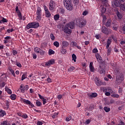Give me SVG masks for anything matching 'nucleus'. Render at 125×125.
I'll use <instances>...</instances> for the list:
<instances>
[{"label": "nucleus", "instance_id": "72a5a7b5", "mask_svg": "<svg viewBox=\"0 0 125 125\" xmlns=\"http://www.w3.org/2000/svg\"><path fill=\"white\" fill-rule=\"evenodd\" d=\"M0 125H10L8 121H4Z\"/></svg>", "mask_w": 125, "mask_h": 125}, {"label": "nucleus", "instance_id": "f03ea898", "mask_svg": "<svg viewBox=\"0 0 125 125\" xmlns=\"http://www.w3.org/2000/svg\"><path fill=\"white\" fill-rule=\"evenodd\" d=\"M21 102L24 103V104H26V105H28L29 108H34L35 107V105L31 102V101L26 100L25 99L21 98Z\"/></svg>", "mask_w": 125, "mask_h": 125}, {"label": "nucleus", "instance_id": "39448f33", "mask_svg": "<svg viewBox=\"0 0 125 125\" xmlns=\"http://www.w3.org/2000/svg\"><path fill=\"white\" fill-rule=\"evenodd\" d=\"M49 10H51V11H54V9H55V7H56V3H55V2L52 0L50 1V2L49 3Z\"/></svg>", "mask_w": 125, "mask_h": 125}, {"label": "nucleus", "instance_id": "37998d69", "mask_svg": "<svg viewBox=\"0 0 125 125\" xmlns=\"http://www.w3.org/2000/svg\"><path fill=\"white\" fill-rule=\"evenodd\" d=\"M94 109V105L93 104H90V106L88 108V111H92Z\"/></svg>", "mask_w": 125, "mask_h": 125}, {"label": "nucleus", "instance_id": "680f3d73", "mask_svg": "<svg viewBox=\"0 0 125 125\" xmlns=\"http://www.w3.org/2000/svg\"><path fill=\"white\" fill-rule=\"evenodd\" d=\"M101 1H102L103 3L104 4H106L108 3V0H101Z\"/></svg>", "mask_w": 125, "mask_h": 125}, {"label": "nucleus", "instance_id": "603ef678", "mask_svg": "<svg viewBox=\"0 0 125 125\" xmlns=\"http://www.w3.org/2000/svg\"><path fill=\"white\" fill-rule=\"evenodd\" d=\"M71 120H72V116H69L66 117L65 121L66 122H70V121H71Z\"/></svg>", "mask_w": 125, "mask_h": 125}, {"label": "nucleus", "instance_id": "cd10ccee", "mask_svg": "<svg viewBox=\"0 0 125 125\" xmlns=\"http://www.w3.org/2000/svg\"><path fill=\"white\" fill-rule=\"evenodd\" d=\"M95 57L97 60L98 62H99V61L101 60V56H100V55H99V54H96L95 55Z\"/></svg>", "mask_w": 125, "mask_h": 125}, {"label": "nucleus", "instance_id": "f3484780", "mask_svg": "<svg viewBox=\"0 0 125 125\" xmlns=\"http://www.w3.org/2000/svg\"><path fill=\"white\" fill-rule=\"evenodd\" d=\"M6 115V112H5V111L0 109V118H2L4 117V115Z\"/></svg>", "mask_w": 125, "mask_h": 125}, {"label": "nucleus", "instance_id": "c9c22d12", "mask_svg": "<svg viewBox=\"0 0 125 125\" xmlns=\"http://www.w3.org/2000/svg\"><path fill=\"white\" fill-rule=\"evenodd\" d=\"M36 106H38V107H40V106H42V104L39 100H37L36 102Z\"/></svg>", "mask_w": 125, "mask_h": 125}, {"label": "nucleus", "instance_id": "e433bc0d", "mask_svg": "<svg viewBox=\"0 0 125 125\" xmlns=\"http://www.w3.org/2000/svg\"><path fill=\"white\" fill-rule=\"evenodd\" d=\"M72 60L74 61V62H76L77 56H76L75 54H73L72 55Z\"/></svg>", "mask_w": 125, "mask_h": 125}, {"label": "nucleus", "instance_id": "0e129e2a", "mask_svg": "<svg viewBox=\"0 0 125 125\" xmlns=\"http://www.w3.org/2000/svg\"><path fill=\"white\" fill-rule=\"evenodd\" d=\"M10 39H11V37L10 36H7L4 38V40L6 41H9Z\"/></svg>", "mask_w": 125, "mask_h": 125}, {"label": "nucleus", "instance_id": "7c9ffc66", "mask_svg": "<svg viewBox=\"0 0 125 125\" xmlns=\"http://www.w3.org/2000/svg\"><path fill=\"white\" fill-rule=\"evenodd\" d=\"M34 51L36 52V53H40V51H41V48L38 47H36L34 48Z\"/></svg>", "mask_w": 125, "mask_h": 125}, {"label": "nucleus", "instance_id": "6e6552de", "mask_svg": "<svg viewBox=\"0 0 125 125\" xmlns=\"http://www.w3.org/2000/svg\"><path fill=\"white\" fill-rule=\"evenodd\" d=\"M64 33H66V34H68L70 35L71 33H72V30L69 29V26L68 25H65L64 26V28L63 29Z\"/></svg>", "mask_w": 125, "mask_h": 125}, {"label": "nucleus", "instance_id": "bb28decb", "mask_svg": "<svg viewBox=\"0 0 125 125\" xmlns=\"http://www.w3.org/2000/svg\"><path fill=\"white\" fill-rule=\"evenodd\" d=\"M112 42V41H111V39H108L106 43V48H109V47L110 46V44H111V43Z\"/></svg>", "mask_w": 125, "mask_h": 125}, {"label": "nucleus", "instance_id": "864d4df0", "mask_svg": "<svg viewBox=\"0 0 125 125\" xmlns=\"http://www.w3.org/2000/svg\"><path fill=\"white\" fill-rule=\"evenodd\" d=\"M21 118H23V119H28V115L26 114L23 113Z\"/></svg>", "mask_w": 125, "mask_h": 125}, {"label": "nucleus", "instance_id": "5701e85b", "mask_svg": "<svg viewBox=\"0 0 125 125\" xmlns=\"http://www.w3.org/2000/svg\"><path fill=\"white\" fill-rule=\"evenodd\" d=\"M112 23V20L109 19L107 20V21L105 23L106 27H110L111 26V23Z\"/></svg>", "mask_w": 125, "mask_h": 125}, {"label": "nucleus", "instance_id": "ea45409f", "mask_svg": "<svg viewBox=\"0 0 125 125\" xmlns=\"http://www.w3.org/2000/svg\"><path fill=\"white\" fill-rule=\"evenodd\" d=\"M10 72L11 73L12 75H13V77L15 78L16 76L15 75V72H14V70L12 69V68H10L9 69Z\"/></svg>", "mask_w": 125, "mask_h": 125}, {"label": "nucleus", "instance_id": "393cba45", "mask_svg": "<svg viewBox=\"0 0 125 125\" xmlns=\"http://www.w3.org/2000/svg\"><path fill=\"white\" fill-rule=\"evenodd\" d=\"M93 63L90 62L89 64V68L91 72H94V67L93 66Z\"/></svg>", "mask_w": 125, "mask_h": 125}, {"label": "nucleus", "instance_id": "6e6d98bb", "mask_svg": "<svg viewBox=\"0 0 125 125\" xmlns=\"http://www.w3.org/2000/svg\"><path fill=\"white\" fill-rule=\"evenodd\" d=\"M16 65L19 67V68H22V65L21 64V63H20V62H17L16 63Z\"/></svg>", "mask_w": 125, "mask_h": 125}, {"label": "nucleus", "instance_id": "c03bdc74", "mask_svg": "<svg viewBox=\"0 0 125 125\" xmlns=\"http://www.w3.org/2000/svg\"><path fill=\"white\" fill-rule=\"evenodd\" d=\"M41 19H42V15H37L36 20L37 21H41Z\"/></svg>", "mask_w": 125, "mask_h": 125}, {"label": "nucleus", "instance_id": "4c0bfd02", "mask_svg": "<svg viewBox=\"0 0 125 125\" xmlns=\"http://www.w3.org/2000/svg\"><path fill=\"white\" fill-rule=\"evenodd\" d=\"M10 98L12 100H15L16 99V95L14 94L11 95Z\"/></svg>", "mask_w": 125, "mask_h": 125}, {"label": "nucleus", "instance_id": "c85d7f7f", "mask_svg": "<svg viewBox=\"0 0 125 125\" xmlns=\"http://www.w3.org/2000/svg\"><path fill=\"white\" fill-rule=\"evenodd\" d=\"M59 18H60V16L58 14H56L54 16V19L55 21L59 20Z\"/></svg>", "mask_w": 125, "mask_h": 125}, {"label": "nucleus", "instance_id": "4468645a", "mask_svg": "<svg viewBox=\"0 0 125 125\" xmlns=\"http://www.w3.org/2000/svg\"><path fill=\"white\" fill-rule=\"evenodd\" d=\"M89 98H95L97 96V93H89L87 94Z\"/></svg>", "mask_w": 125, "mask_h": 125}, {"label": "nucleus", "instance_id": "6ab92c4d", "mask_svg": "<svg viewBox=\"0 0 125 125\" xmlns=\"http://www.w3.org/2000/svg\"><path fill=\"white\" fill-rule=\"evenodd\" d=\"M69 46V42L66 41H62V47H67Z\"/></svg>", "mask_w": 125, "mask_h": 125}, {"label": "nucleus", "instance_id": "3c124183", "mask_svg": "<svg viewBox=\"0 0 125 125\" xmlns=\"http://www.w3.org/2000/svg\"><path fill=\"white\" fill-rule=\"evenodd\" d=\"M75 70V67L74 66H71L69 69H68V72H72V71H74Z\"/></svg>", "mask_w": 125, "mask_h": 125}, {"label": "nucleus", "instance_id": "79ce46f5", "mask_svg": "<svg viewBox=\"0 0 125 125\" xmlns=\"http://www.w3.org/2000/svg\"><path fill=\"white\" fill-rule=\"evenodd\" d=\"M104 110L105 112L108 113V112H110L111 109L109 107H107V106H105L104 108Z\"/></svg>", "mask_w": 125, "mask_h": 125}, {"label": "nucleus", "instance_id": "412c9836", "mask_svg": "<svg viewBox=\"0 0 125 125\" xmlns=\"http://www.w3.org/2000/svg\"><path fill=\"white\" fill-rule=\"evenodd\" d=\"M116 15H117L118 19L120 20L123 18V15L122 14H121V13H120V12H119V11H117Z\"/></svg>", "mask_w": 125, "mask_h": 125}, {"label": "nucleus", "instance_id": "9d476101", "mask_svg": "<svg viewBox=\"0 0 125 125\" xmlns=\"http://www.w3.org/2000/svg\"><path fill=\"white\" fill-rule=\"evenodd\" d=\"M64 7L67 10H69V11H72V10H73V4L72 3L64 5Z\"/></svg>", "mask_w": 125, "mask_h": 125}, {"label": "nucleus", "instance_id": "ddd939ff", "mask_svg": "<svg viewBox=\"0 0 125 125\" xmlns=\"http://www.w3.org/2000/svg\"><path fill=\"white\" fill-rule=\"evenodd\" d=\"M32 28H33L34 29H37V28H39V27H40V24L37 21L32 22Z\"/></svg>", "mask_w": 125, "mask_h": 125}, {"label": "nucleus", "instance_id": "b1692460", "mask_svg": "<svg viewBox=\"0 0 125 125\" xmlns=\"http://www.w3.org/2000/svg\"><path fill=\"white\" fill-rule=\"evenodd\" d=\"M61 52L62 54H66L67 53V50H66L65 47H62Z\"/></svg>", "mask_w": 125, "mask_h": 125}, {"label": "nucleus", "instance_id": "1a4fd4ad", "mask_svg": "<svg viewBox=\"0 0 125 125\" xmlns=\"http://www.w3.org/2000/svg\"><path fill=\"white\" fill-rule=\"evenodd\" d=\"M95 83L97 86H101L102 85V82L99 81V79H98V77H95Z\"/></svg>", "mask_w": 125, "mask_h": 125}, {"label": "nucleus", "instance_id": "a19ab883", "mask_svg": "<svg viewBox=\"0 0 125 125\" xmlns=\"http://www.w3.org/2000/svg\"><path fill=\"white\" fill-rule=\"evenodd\" d=\"M54 53H55V52H54V51H53L52 49H50L49 50V52H48L49 55H52V54H54Z\"/></svg>", "mask_w": 125, "mask_h": 125}, {"label": "nucleus", "instance_id": "0eeeda50", "mask_svg": "<svg viewBox=\"0 0 125 125\" xmlns=\"http://www.w3.org/2000/svg\"><path fill=\"white\" fill-rule=\"evenodd\" d=\"M86 25V21L85 20H81L79 21V26L80 28H83V27H84Z\"/></svg>", "mask_w": 125, "mask_h": 125}, {"label": "nucleus", "instance_id": "f704fd0d", "mask_svg": "<svg viewBox=\"0 0 125 125\" xmlns=\"http://www.w3.org/2000/svg\"><path fill=\"white\" fill-rule=\"evenodd\" d=\"M120 8L123 11H125V3H124L123 4H122V3H121V5L120 6Z\"/></svg>", "mask_w": 125, "mask_h": 125}, {"label": "nucleus", "instance_id": "dca6fc26", "mask_svg": "<svg viewBox=\"0 0 125 125\" xmlns=\"http://www.w3.org/2000/svg\"><path fill=\"white\" fill-rule=\"evenodd\" d=\"M31 28H33V24H32V22H30V23H28V24L25 27V30L27 31V30H29V29H31Z\"/></svg>", "mask_w": 125, "mask_h": 125}, {"label": "nucleus", "instance_id": "4d7b16f0", "mask_svg": "<svg viewBox=\"0 0 125 125\" xmlns=\"http://www.w3.org/2000/svg\"><path fill=\"white\" fill-rule=\"evenodd\" d=\"M16 12L17 13V14H18L19 13H21L20 12V10H19V8H18V6H17L16 7Z\"/></svg>", "mask_w": 125, "mask_h": 125}, {"label": "nucleus", "instance_id": "2eb2a0df", "mask_svg": "<svg viewBox=\"0 0 125 125\" xmlns=\"http://www.w3.org/2000/svg\"><path fill=\"white\" fill-rule=\"evenodd\" d=\"M66 25L68 26V28L69 27L70 29H74V27H75V23L74 22H70L67 23Z\"/></svg>", "mask_w": 125, "mask_h": 125}, {"label": "nucleus", "instance_id": "69168bd1", "mask_svg": "<svg viewBox=\"0 0 125 125\" xmlns=\"http://www.w3.org/2000/svg\"><path fill=\"white\" fill-rule=\"evenodd\" d=\"M108 92H110V93H113V90H112L111 88L108 87Z\"/></svg>", "mask_w": 125, "mask_h": 125}, {"label": "nucleus", "instance_id": "774afa93", "mask_svg": "<svg viewBox=\"0 0 125 125\" xmlns=\"http://www.w3.org/2000/svg\"><path fill=\"white\" fill-rule=\"evenodd\" d=\"M42 102H43V105H45V104L46 103V99H43L42 100Z\"/></svg>", "mask_w": 125, "mask_h": 125}, {"label": "nucleus", "instance_id": "aec40b11", "mask_svg": "<svg viewBox=\"0 0 125 125\" xmlns=\"http://www.w3.org/2000/svg\"><path fill=\"white\" fill-rule=\"evenodd\" d=\"M36 15H42V8H41V7H38L37 8Z\"/></svg>", "mask_w": 125, "mask_h": 125}, {"label": "nucleus", "instance_id": "5fc2aeb1", "mask_svg": "<svg viewBox=\"0 0 125 125\" xmlns=\"http://www.w3.org/2000/svg\"><path fill=\"white\" fill-rule=\"evenodd\" d=\"M50 39L52 40V41H54V40H55V37L52 33L50 34Z\"/></svg>", "mask_w": 125, "mask_h": 125}, {"label": "nucleus", "instance_id": "a211bd4d", "mask_svg": "<svg viewBox=\"0 0 125 125\" xmlns=\"http://www.w3.org/2000/svg\"><path fill=\"white\" fill-rule=\"evenodd\" d=\"M72 45H73V46H76L78 49H81L82 47L79 45H78V44L77 42H71Z\"/></svg>", "mask_w": 125, "mask_h": 125}, {"label": "nucleus", "instance_id": "9b49d317", "mask_svg": "<svg viewBox=\"0 0 125 125\" xmlns=\"http://www.w3.org/2000/svg\"><path fill=\"white\" fill-rule=\"evenodd\" d=\"M101 8H102L101 11L103 14V13H106L107 14L110 12L109 9H106V8L104 7V6L102 5L101 6Z\"/></svg>", "mask_w": 125, "mask_h": 125}, {"label": "nucleus", "instance_id": "a878e982", "mask_svg": "<svg viewBox=\"0 0 125 125\" xmlns=\"http://www.w3.org/2000/svg\"><path fill=\"white\" fill-rule=\"evenodd\" d=\"M45 14L46 17H47V18H49V17L51 16V14H50L49 10H48L45 12Z\"/></svg>", "mask_w": 125, "mask_h": 125}, {"label": "nucleus", "instance_id": "7ed1b4c3", "mask_svg": "<svg viewBox=\"0 0 125 125\" xmlns=\"http://www.w3.org/2000/svg\"><path fill=\"white\" fill-rule=\"evenodd\" d=\"M111 5L113 7L116 8V7H120L122 5V3L120 2L119 0H112L111 1Z\"/></svg>", "mask_w": 125, "mask_h": 125}, {"label": "nucleus", "instance_id": "f257e3e1", "mask_svg": "<svg viewBox=\"0 0 125 125\" xmlns=\"http://www.w3.org/2000/svg\"><path fill=\"white\" fill-rule=\"evenodd\" d=\"M123 81H124V76H123V74L120 73H118L116 78V83H117V84H120V83H121Z\"/></svg>", "mask_w": 125, "mask_h": 125}, {"label": "nucleus", "instance_id": "58836bf2", "mask_svg": "<svg viewBox=\"0 0 125 125\" xmlns=\"http://www.w3.org/2000/svg\"><path fill=\"white\" fill-rule=\"evenodd\" d=\"M58 115H59V112L54 113L53 115L52 116V119H55L56 118H57Z\"/></svg>", "mask_w": 125, "mask_h": 125}, {"label": "nucleus", "instance_id": "a18cd8bd", "mask_svg": "<svg viewBox=\"0 0 125 125\" xmlns=\"http://www.w3.org/2000/svg\"><path fill=\"white\" fill-rule=\"evenodd\" d=\"M111 96L114 98H119L120 97V95L117 94H112Z\"/></svg>", "mask_w": 125, "mask_h": 125}, {"label": "nucleus", "instance_id": "20e7f679", "mask_svg": "<svg viewBox=\"0 0 125 125\" xmlns=\"http://www.w3.org/2000/svg\"><path fill=\"white\" fill-rule=\"evenodd\" d=\"M102 32L105 35H109L112 34L113 30L111 29L105 28V26H103L102 28Z\"/></svg>", "mask_w": 125, "mask_h": 125}, {"label": "nucleus", "instance_id": "e2e57ef3", "mask_svg": "<svg viewBox=\"0 0 125 125\" xmlns=\"http://www.w3.org/2000/svg\"><path fill=\"white\" fill-rule=\"evenodd\" d=\"M93 53H97V52H98V50H97V48H94L92 50Z\"/></svg>", "mask_w": 125, "mask_h": 125}, {"label": "nucleus", "instance_id": "49530a36", "mask_svg": "<svg viewBox=\"0 0 125 125\" xmlns=\"http://www.w3.org/2000/svg\"><path fill=\"white\" fill-rule=\"evenodd\" d=\"M26 78H27V75L25 74H23L22 75L21 80V81H24V80H25V79H26Z\"/></svg>", "mask_w": 125, "mask_h": 125}, {"label": "nucleus", "instance_id": "2f4dec72", "mask_svg": "<svg viewBox=\"0 0 125 125\" xmlns=\"http://www.w3.org/2000/svg\"><path fill=\"white\" fill-rule=\"evenodd\" d=\"M59 13L62 15H64L65 14V10L62 8H60L59 10Z\"/></svg>", "mask_w": 125, "mask_h": 125}, {"label": "nucleus", "instance_id": "f8f14e48", "mask_svg": "<svg viewBox=\"0 0 125 125\" xmlns=\"http://www.w3.org/2000/svg\"><path fill=\"white\" fill-rule=\"evenodd\" d=\"M55 63V61L53 59L49 60L48 62H47L45 63V66H49L50 65H52Z\"/></svg>", "mask_w": 125, "mask_h": 125}, {"label": "nucleus", "instance_id": "8fccbe9b", "mask_svg": "<svg viewBox=\"0 0 125 125\" xmlns=\"http://www.w3.org/2000/svg\"><path fill=\"white\" fill-rule=\"evenodd\" d=\"M107 55H110L111 54V51H112V49L110 48H107Z\"/></svg>", "mask_w": 125, "mask_h": 125}, {"label": "nucleus", "instance_id": "de8ad7c7", "mask_svg": "<svg viewBox=\"0 0 125 125\" xmlns=\"http://www.w3.org/2000/svg\"><path fill=\"white\" fill-rule=\"evenodd\" d=\"M54 45L57 47H59V42L57 41H56L54 42Z\"/></svg>", "mask_w": 125, "mask_h": 125}, {"label": "nucleus", "instance_id": "4be33fe9", "mask_svg": "<svg viewBox=\"0 0 125 125\" xmlns=\"http://www.w3.org/2000/svg\"><path fill=\"white\" fill-rule=\"evenodd\" d=\"M72 3V0H63L64 5H66L67 4H69Z\"/></svg>", "mask_w": 125, "mask_h": 125}, {"label": "nucleus", "instance_id": "c756f323", "mask_svg": "<svg viewBox=\"0 0 125 125\" xmlns=\"http://www.w3.org/2000/svg\"><path fill=\"white\" fill-rule=\"evenodd\" d=\"M5 90L7 92L8 94H12V91H11V89L6 87L5 88Z\"/></svg>", "mask_w": 125, "mask_h": 125}, {"label": "nucleus", "instance_id": "473e14b6", "mask_svg": "<svg viewBox=\"0 0 125 125\" xmlns=\"http://www.w3.org/2000/svg\"><path fill=\"white\" fill-rule=\"evenodd\" d=\"M2 23H7V20L2 17V20L0 21V24H1Z\"/></svg>", "mask_w": 125, "mask_h": 125}, {"label": "nucleus", "instance_id": "052dcab7", "mask_svg": "<svg viewBox=\"0 0 125 125\" xmlns=\"http://www.w3.org/2000/svg\"><path fill=\"white\" fill-rule=\"evenodd\" d=\"M12 53H13V55L16 56V55L17 54L18 52H17V51H16V50H13Z\"/></svg>", "mask_w": 125, "mask_h": 125}, {"label": "nucleus", "instance_id": "338daca9", "mask_svg": "<svg viewBox=\"0 0 125 125\" xmlns=\"http://www.w3.org/2000/svg\"><path fill=\"white\" fill-rule=\"evenodd\" d=\"M88 13V12H87V11H85L83 13V15H84V16H85L86 15H87Z\"/></svg>", "mask_w": 125, "mask_h": 125}, {"label": "nucleus", "instance_id": "09e8293b", "mask_svg": "<svg viewBox=\"0 0 125 125\" xmlns=\"http://www.w3.org/2000/svg\"><path fill=\"white\" fill-rule=\"evenodd\" d=\"M41 55H42V56H43V55H44V53H45V51L42 50V49H41L40 51V53Z\"/></svg>", "mask_w": 125, "mask_h": 125}, {"label": "nucleus", "instance_id": "bf43d9fd", "mask_svg": "<svg viewBox=\"0 0 125 125\" xmlns=\"http://www.w3.org/2000/svg\"><path fill=\"white\" fill-rule=\"evenodd\" d=\"M100 73L103 74L104 75L105 70H104V69H103V68H102L101 70H100Z\"/></svg>", "mask_w": 125, "mask_h": 125}, {"label": "nucleus", "instance_id": "13d9d810", "mask_svg": "<svg viewBox=\"0 0 125 125\" xmlns=\"http://www.w3.org/2000/svg\"><path fill=\"white\" fill-rule=\"evenodd\" d=\"M18 17L20 18V20H22V19H23L21 13H19V14H18Z\"/></svg>", "mask_w": 125, "mask_h": 125}, {"label": "nucleus", "instance_id": "423d86ee", "mask_svg": "<svg viewBox=\"0 0 125 125\" xmlns=\"http://www.w3.org/2000/svg\"><path fill=\"white\" fill-rule=\"evenodd\" d=\"M20 89L21 90V92L24 93L25 90H28L29 89V86L28 85L24 86V84H21L20 86Z\"/></svg>", "mask_w": 125, "mask_h": 125}]
</instances>
